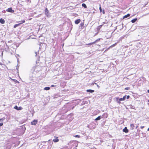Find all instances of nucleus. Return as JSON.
Returning <instances> with one entry per match:
<instances>
[{
	"label": "nucleus",
	"mask_w": 149,
	"mask_h": 149,
	"mask_svg": "<svg viewBox=\"0 0 149 149\" xmlns=\"http://www.w3.org/2000/svg\"><path fill=\"white\" fill-rule=\"evenodd\" d=\"M100 119H101V116H98L95 119V120H100Z\"/></svg>",
	"instance_id": "obj_16"
},
{
	"label": "nucleus",
	"mask_w": 149,
	"mask_h": 149,
	"mask_svg": "<svg viewBox=\"0 0 149 149\" xmlns=\"http://www.w3.org/2000/svg\"><path fill=\"white\" fill-rule=\"evenodd\" d=\"M134 125L133 124H130V129L133 130L134 129Z\"/></svg>",
	"instance_id": "obj_13"
},
{
	"label": "nucleus",
	"mask_w": 149,
	"mask_h": 149,
	"mask_svg": "<svg viewBox=\"0 0 149 149\" xmlns=\"http://www.w3.org/2000/svg\"><path fill=\"white\" fill-rule=\"evenodd\" d=\"M13 80L15 82H16V83H19V82L17 80H16V79H13Z\"/></svg>",
	"instance_id": "obj_25"
},
{
	"label": "nucleus",
	"mask_w": 149,
	"mask_h": 149,
	"mask_svg": "<svg viewBox=\"0 0 149 149\" xmlns=\"http://www.w3.org/2000/svg\"><path fill=\"white\" fill-rule=\"evenodd\" d=\"M74 136L76 137H78V138H79L80 137V136L79 135H75Z\"/></svg>",
	"instance_id": "obj_26"
},
{
	"label": "nucleus",
	"mask_w": 149,
	"mask_h": 149,
	"mask_svg": "<svg viewBox=\"0 0 149 149\" xmlns=\"http://www.w3.org/2000/svg\"><path fill=\"white\" fill-rule=\"evenodd\" d=\"M126 95L124 96L123 98H120L119 99V101L125 100Z\"/></svg>",
	"instance_id": "obj_11"
},
{
	"label": "nucleus",
	"mask_w": 149,
	"mask_h": 149,
	"mask_svg": "<svg viewBox=\"0 0 149 149\" xmlns=\"http://www.w3.org/2000/svg\"><path fill=\"white\" fill-rule=\"evenodd\" d=\"M6 11L7 12L11 13H13L14 12V10H12L11 8H8L6 10Z\"/></svg>",
	"instance_id": "obj_2"
},
{
	"label": "nucleus",
	"mask_w": 149,
	"mask_h": 149,
	"mask_svg": "<svg viewBox=\"0 0 149 149\" xmlns=\"http://www.w3.org/2000/svg\"><path fill=\"white\" fill-rule=\"evenodd\" d=\"M25 22V20H22V21H21V23H19V24H22L24 23Z\"/></svg>",
	"instance_id": "obj_24"
},
{
	"label": "nucleus",
	"mask_w": 149,
	"mask_h": 149,
	"mask_svg": "<svg viewBox=\"0 0 149 149\" xmlns=\"http://www.w3.org/2000/svg\"><path fill=\"white\" fill-rule=\"evenodd\" d=\"M3 125V123H0V127L1 126Z\"/></svg>",
	"instance_id": "obj_30"
},
{
	"label": "nucleus",
	"mask_w": 149,
	"mask_h": 149,
	"mask_svg": "<svg viewBox=\"0 0 149 149\" xmlns=\"http://www.w3.org/2000/svg\"><path fill=\"white\" fill-rule=\"evenodd\" d=\"M11 41H12V40H10L9 41H8V42H10Z\"/></svg>",
	"instance_id": "obj_34"
},
{
	"label": "nucleus",
	"mask_w": 149,
	"mask_h": 149,
	"mask_svg": "<svg viewBox=\"0 0 149 149\" xmlns=\"http://www.w3.org/2000/svg\"><path fill=\"white\" fill-rule=\"evenodd\" d=\"M50 88L49 87H47L44 88V90H49L50 89Z\"/></svg>",
	"instance_id": "obj_18"
},
{
	"label": "nucleus",
	"mask_w": 149,
	"mask_h": 149,
	"mask_svg": "<svg viewBox=\"0 0 149 149\" xmlns=\"http://www.w3.org/2000/svg\"><path fill=\"white\" fill-rule=\"evenodd\" d=\"M106 114V118H107V114Z\"/></svg>",
	"instance_id": "obj_35"
},
{
	"label": "nucleus",
	"mask_w": 149,
	"mask_h": 149,
	"mask_svg": "<svg viewBox=\"0 0 149 149\" xmlns=\"http://www.w3.org/2000/svg\"><path fill=\"white\" fill-rule=\"evenodd\" d=\"M82 6L84 7L85 8H87V6L86 5V4L85 3H83L82 4Z\"/></svg>",
	"instance_id": "obj_19"
},
{
	"label": "nucleus",
	"mask_w": 149,
	"mask_h": 149,
	"mask_svg": "<svg viewBox=\"0 0 149 149\" xmlns=\"http://www.w3.org/2000/svg\"><path fill=\"white\" fill-rule=\"evenodd\" d=\"M148 102H149V100H148Z\"/></svg>",
	"instance_id": "obj_46"
},
{
	"label": "nucleus",
	"mask_w": 149,
	"mask_h": 149,
	"mask_svg": "<svg viewBox=\"0 0 149 149\" xmlns=\"http://www.w3.org/2000/svg\"><path fill=\"white\" fill-rule=\"evenodd\" d=\"M144 127V126H141V129H143Z\"/></svg>",
	"instance_id": "obj_32"
},
{
	"label": "nucleus",
	"mask_w": 149,
	"mask_h": 149,
	"mask_svg": "<svg viewBox=\"0 0 149 149\" xmlns=\"http://www.w3.org/2000/svg\"><path fill=\"white\" fill-rule=\"evenodd\" d=\"M130 16V14H128L127 15L124 16L123 17V19H124L125 18H126L129 17Z\"/></svg>",
	"instance_id": "obj_9"
},
{
	"label": "nucleus",
	"mask_w": 149,
	"mask_h": 149,
	"mask_svg": "<svg viewBox=\"0 0 149 149\" xmlns=\"http://www.w3.org/2000/svg\"><path fill=\"white\" fill-rule=\"evenodd\" d=\"M117 44V43H115V44L112 45L111 46V47H114V46H115Z\"/></svg>",
	"instance_id": "obj_27"
},
{
	"label": "nucleus",
	"mask_w": 149,
	"mask_h": 149,
	"mask_svg": "<svg viewBox=\"0 0 149 149\" xmlns=\"http://www.w3.org/2000/svg\"><path fill=\"white\" fill-rule=\"evenodd\" d=\"M116 101H117V102L119 104L120 103V101H119V100H118V97H117V98H116Z\"/></svg>",
	"instance_id": "obj_21"
},
{
	"label": "nucleus",
	"mask_w": 149,
	"mask_h": 149,
	"mask_svg": "<svg viewBox=\"0 0 149 149\" xmlns=\"http://www.w3.org/2000/svg\"><path fill=\"white\" fill-rule=\"evenodd\" d=\"M103 14H104L105 13V12H104V10H103Z\"/></svg>",
	"instance_id": "obj_33"
},
{
	"label": "nucleus",
	"mask_w": 149,
	"mask_h": 149,
	"mask_svg": "<svg viewBox=\"0 0 149 149\" xmlns=\"http://www.w3.org/2000/svg\"><path fill=\"white\" fill-rule=\"evenodd\" d=\"M137 18H135L134 19H132V20H131V22H132V23H134L137 20Z\"/></svg>",
	"instance_id": "obj_15"
},
{
	"label": "nucleus",
	"mask_w": 149,
	"mask_h": 149,
	"mask_svg": "<svg viewBox=\"0 0 149 149\" xmlns=\"http://www.w3.org/2000/svg\"><path fill=\"white\" fill-rule=\"evenodd\" d=\"M0 22L2 24H3L5 23V21L3 19L1 18L0 19Z\"/></svg>",
	"instance_id": "obj_10"
},
{
	"label": "nucleus",
	"mask_w": 149,
	"mask_h": 149,
	"mask_svg": "<svg viewBox=\"0 0 149 149\" xmlns=\"http://www.w3.org/2000/svg\"><path fill=\"white\" fill-rule=\"evenodd\" d=\"M122 29H123V24L122 23Z\"/></svg>",
	"instance_id": "obj_37"
},
{
	"label": "nucleus",
	"mask_w": 149,
	"mask_h": 149,
	"mask_svg": "<svg viewBox=\"0 0 149 149\" xmlns=\"http://www.w3.org/2000/svg\"><path fill=\"white\" fill-rule=\"evenodd\" d=\"M37 123V120H34L31 122V124L32 125H35Z\"/></svg>",
	"instance_id": "obj_4"
},
{
	"label": "nucleus",
	"mask_w": 149,
	"mask_h": 149,
	"mask_svg": "<svg viewBox=\"0 0 149 149\" xmlns=\"http://www.w3.org/2000/svg\"><path fill=\"white\" fill-rule=\"evenodd\" d=\"M130 96L129 95H127V99H128L130 97Z\"/></svg>",
	"instance_id": "obj_31"
},
{
	"label": "nucleus",
	"mask_w": 149,
	"mask_h": 149,
	"mask_svg": "<svg viewBox=\"0 0 149 149\" xmlns=\"http://www.w3.org/2000/svg\"><path fill=\"white\" fill-rule=\"evenodd\" d=\"M125 89H126V90L128 89H127V88H125Z\"/></svg>",
	"instance_id": "obj_43"
},
{
	"label": "nucleus",
	"mask_w": 149,
	"mask_h": 149,
	"mask_svg": "<svg viewBox=\"0 0 149 149\" xmlns=\"http://www.w3.org/2000/svg\"><path fill=\"white\" fill-rule=\"evenodd\" d=\"M148 14H146V15H147ZM146 14H145V15H146Z\"/></svg>",
	"instance_id": "obj_45"
},
{
	"label": "nucleus",
	"mask_w": 149,
	"mask_h": 149,
	"mask_svg": "<svg viewBox=\"0 0 149 149\" xmlns=\"http://www.w3.org/2000/svg\"><path fill=\"white\" fill-rule=\"evenodd\" d=\"M138 127V126H137L136 127V129H137V128Z\"/></svg>",
	"instance_id": "obj_40"
},
{
	"label": "nucleus",
	"mask_w": 149,
	"mask_h": 149,
	"mask_svg": "<svg viewBox=\"0 0 149 149\" xmlns=\"http://www.w3.org/2000/svg\"><path fill=\"white\" fill-rule=\"evenodd\" d=\"M94 84H96L97 85V87L98 88H100V86L97 84L96 83H95V82L94 83H92V84L93 85Z\"/></svg>",
	"instance_id": "obj_22"
},
{
	"label": "nucleus",
	"mask_w": 149,
	"mask_h": 149,
	"mask_svg": "<svg viewBox=\"0 0 149 149\" xmlns=\"http://www.w3.org/2000/svg\"><path fill=\"white\" fill-rule=\"evenodd\" d=\"M81 20L80 19H78L75 21V23L76 24H78L80 22Z\"/></svg>",
	"instance_id": "obj_7"
},
{
	"label": "nucleus",
	"mask_w": 149,
	"mask_h": 149,
	"mask_svg": "<svg viewBox=\"0 0 149 149\" xmlns=\"http://www.w3.org/2000/svg\"><path fill=\"white\" fill-rule=\"evenodd\" d=\"M55 138L53 140V141L54 142H58L59 141V139H58V137H54Z\"/></svg>",
	"instance_id": "obj_6"
},
{
	"label": "nucleus",
	"mask_w": 149,
	"mask_h": 149,
	"mask_svg": "<svg viewBox=\"0 0 149 149\" xmlns=\"http://www.w3.org/2000/svg\"><path fill=\"white\" fill-rule=\"evenodd\" d=\"M2 65V63L0 62V65Z\"/></svg>",
	"instance_id": "obj_41"
},
{
	"label": "nucleus",
	"mask_w": 149,
	"mask_h": 149,
	"mask_svg": "<svg viewBox=\"0 0 149 149\" xmlns=\"http://www.w3.org/2000/svg\"><path fill=\"white\" fill-rule=\"evenodd\" d=\"M95 44V42H91V43H88V44H86V45H91L93 44Z\"/></svg>",
	"instance_id": "obj_20"
},
{
	"label": "nucleus",
	"mask_w": 149,
	"mask_h": 149,
	"mask_svg": "<svg viewBox=\"0 0 149 149\" xmlns=\"http://www.w3.org/2000/svg\"><path fill=\"white\" fill-rule=\"evenodd\" d=\"M5 119V118H0V121L3 120H4Z\"/></svg>",
	"instance_id": "obj_28"
},
{
	"label": "nucleus",
	"mask_w": 149,
	"mask_h": 149,
	"mask_svg": "<svg viewBox=\"0 0 149 149\" xmlns=\"http://www.w3.org/2000/svg\"><path fill=\"white\" fill-rule=\"evenodd\" d=\"M147 130L148 131H149V127L148 128V130Z\"/></svg>",
	"instance_id": "obj_39"
},
{
	"label": "nucleus",
	"mask_w": 149,
	"mask_h": 149,
	"mask_svg": "<svg viewBox=\"0 0 149 149\" xmlns=\"http://www.w3.org/2000/svg\"><path fill=\"white\" fill-rule=\"evenodd\" d=\"M147 92L149 93V90H147Z\"/></svg>",
	"instance_id": "obj_38"
},
{
	"label": "nucleus",
	"mask_w": 149,
	"mask_h": 149,
	"mask_svg": "<svg viewBox=\"0 0 149 149\" xmlns=\"http://www.w3.org/2000/svg\"><path fill=\"white\" fill-rule=\"evenodd\" d=\"M14 108L17 110H21L22 109V108L21 107H18L17 105L15 106Z\"/></svg>",
	"instance_id": "obj_3"
},
{
	"label": "nucleus",
	"mask_w": 149,
	"mask_h": 149,
	"mask_svg": "<svg viewBox=\"0 0 149 149\" xmlns=\"http://www.w3.org/2000/svg\"><path fill=\"white\" fill-rule=\"evenodd\" d=\"M11 146L9 144H7L6 147V149H10L11 148Z\"/></svg>",
	"instance_id": "obj_14"
},
{
	"label": "nucleus",
	"mask_w": 149,
	"mask_h": 149,
	"mask_svg": "<svg viewBox=\"0 0 149 149\" xmlns=\"http://www.w3.org/2000/svg\"><path fill=\"white\" fill-rule=\"evenodd\" d=\"M100 38H99L98 39H97L94 42H95V43L97 42L98 41H99L100 40Z\"/></svg>",
	"instance_id": "obj_23"
},
{
	"label": "nucleus",
	"mask_w": 149,
	"mask_h": 149,
	"mask_svg": "<svg viewBox=\"0 0 149 149\" xmlns=\"http://www.w3.org/2000/svg\"><path fill=\"white\" fill-rule=\"evenodd\" d=\"M123 131L126 133H127L128 132L129 130L127 129L126 127H125L124 129H123Z\"/></svg>",
	"instance_id": "obj_5"
},
{
	"label": "nucleus",
	"mask_w": 149,
	"mask_h": 149,
	"mask_svg": "<svg viewBox=\"0 0 149 149\" xmlns=\"http://www.w3.org/2000/svg\"><path fill=\"white\" fill-rule=\"evenodd\" d=\"M84 22H82L80 24V27H81V29L84 28Z\"/></svg>",
	"instance_id": "obj_8"
},
{
	"label": "nucleus",
	"mask_w": 149,
	"mask_h": 149,
	"mask_svg": "<svg viewBox=\"0 0 149 149\" xmlns=\"http://www.w3.org/2000/svg\"><path fill=\"white\" fill-rule=\"evenodd\" d=\"M54 86V85H52L51 86V87H53Z\"/></svg>",
	"instance_id": "obj_42"
},
{
	"label": "nucleus",
	"mask_w": 149,
	"mask_h": 149,
	"mask_svg": "<svg viewBox=\"0 0 149 149\" xmlns=\"http://www.w3.org/2000/svg\"><path fill=\"white\" fill-rule=\"evenodd\" d=\"M45 15L47 16L48 17H50L51 16L50 14L49 13V11L48 10L47 8H46L45 9Z\"/></svg>",
	"instance_id": "obj_1"
},
{
	"label": "nucleus",
	"mask_w": 149,
	"mask_h": 149,
	"mask_svg": "<svg viewBox=\"0 0 149 149\" xmlns=\"http://www.w3.org/2000/svg\"><path fill=\"white\" fill-rule=\"evenodd\" d=\"M30 0H27L28 1H29Z\"/></svg>",
	"instance_id": "obj_44"
},
{
	"label": "nucleus",
	"mask_w": 149,
	"mask_h": 149,
	"mask_svg": "<svg viewBox=\"0 0 149 149\" xmlns=\"http://www.w3.org/2000/svg\"><path fill=\"white\" fill-rule=\"evenodd\" d=\"M35 54H36V56L37 55V52H35Z\"/></svg>",
	"instance_id": "obj_36"
},
{
	"label": "nucleus",
	"mask_w": 149,
	"mask_h": 149,
	"mask_svg": "<svg viewBox=\"0 0 149 149\" xmlns=\"http://www.w3.org/2000/svg\"><path fill=\"white\" fill-rule=\"evenodd\" d=\"M99 9H100V12H101V11H102V8H101V6H100V8H99Z\"/></svg>",
	"instance_id": "obj_29"
},
{
	"label": "nucleus",
	"mask_w": 149,
	"mask_h": 149,
	"mask_svg": "<svg viewBox=\"0 0 149 149\" xmlns=\"http://www.w3.org/2000/svg\"><path fill=\"white\" fill-rule=\"evenodd\" d=\"M86 91L88 92L92 93L94 92V91L91 89H88L86 90Z\"/></svg>",
	"instance_id": "obj_12"
},
{
	"label": "nucleus",
	"mask_w": 149,
	"mask_h": 149,
	"mask_svg": "<svg viewBox=\"0 0 149 149\" xmlns=\"http://www.w3.org/2000/svg\"><path fill=\"white\" fill-rule=\"evenodd\" d=\"M21 24H15L14 26V28H16L18 26H19Z\"/></svg>",
	"instance_id": "obj_17"
}]
</instances>
